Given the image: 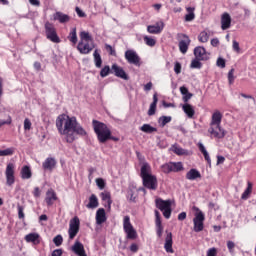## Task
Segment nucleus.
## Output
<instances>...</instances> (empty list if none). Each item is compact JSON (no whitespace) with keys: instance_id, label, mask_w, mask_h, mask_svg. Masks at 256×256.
<instances>
[{"instance_id":"obj_1","label":"nucleus","mask_w":256,"mask_h":256,"mask_svg":"<svg viewBox=\"0 0 256 256\" xmlns=\"http://www.w3.org/2000/svg\"><path fill=\"white\" fill-rule=\"evenodd\" d=\"M56 127L60 135H64L67 143H73L77 135L85 137L87 131L77 123V118L69 117L67 114H61L56 119Z\"/></svg>"},{"instance_id":"obj_2","label":"nucleus","mask_w":256,"mask_h":256,"mask_svg":"<svg viewBox=\"0 0 256 256\" xmlns=\"http://www.w3.org/2000/svg\"><path fill=\"white\" fill-rule=\"evenodd\" d=\"M140 176L142 178L143 185L150 191H157L158 183L157 177L151 174V166L149 163L144 162L141 166Z\"/></svg>"},{"instance_id":"obj_3","label":"nucleus","mask_w":256,"mask_h":256,"mask_svg":"<svg viewBox=\"0 0 256 256\" xmlns=\"http://www.w3.org/2000/svg\"><path fill=\"white\" fill-rule=\"evenodd\" d=\"M94 133H96L99 143H107L111 138V130L103 122L93 120Z\"/></svg>"},{"instance_id":"obj_4","label":"nucleus","mask_w":256,"mask_h":256,"mask_svg":"<svg viewBox=\"0 0 256 256\" xmlns=\"http://www.w3.org/2000/svg\"><path fill=\"white\" fill-rule=\"evenodd\" d=\"M193 211H196L193 218L195 233H201L204 229L205 214L198 207L194 206Z\"/></svg>"},{"instance_id":"obj_5","label":"nucleus","mask_w":256,"mask_h":256,"mask_svg":"<svg viewBox=\"0 0 256 256\" xmlns=\"http://www.w3.org/2000/svg\"><path fill=\"white\" fill-rule=\"evenodd\" d=\"M155 203L157 209L162 211L165 219H169L171 217V200H163L161 198H157Z\"/></svg>"},{"instance_id":"obj_6","label":"nucleus","mask_w":256,"mask_h":256,"mask_svg":"<svg viewBox=\"0 0 256 256\" xmlns=\"http://www.w3.org/2000/svg\"><path fill=\"white\" fill-rule=\"evenodd\" d=\"M124 57L130 65L141 67V57L137 54V51L133 49L126 50Z\"/></svg>"},{"instance_id":"obj_7","label":"nucleus","mask_w":256,"mask_h":256,"mask_svg":"<svg viewBox=\"0 0 256 256\" xmlns=\"http://www.w3.org/2000/svg\"><path fill=\"white\" fill-rule=\"evenodd\" d=\"M123 227L127 235V239H137V231L133 228L131 218H129V216L124 217Z\"/></svg>"},{"instance_id":"obj_8","label":"nucleus","mask_w":256,"mask_h":256,"mask_svg":"<svg viewBox=\"0 0 256 256\" xmlns=\"http://www.w3.org/2000/svg\"><path fill=\"white\" fill-rule=\"evenodd\" d=\"M81 225V221L79 217L75 216L73 219L70 220L69 223V239H75L77 237V233H79V227Z\"/></svg>"},{"instance_id":"obj_9","label":"nucleus","mask_w":256,"mask_h":256,"mask_svg":"<svg viewBox=\"0 0 256 256\" xmlns=\"http://www.w3.org/2000/svg\"><path fill=\"white\" fill-rule=\"evenodd\" d=\"M45 31L47 39L52 41V43H60L61 40L59 39V36H57V31L55 30V26H53V24L46 22Z\"/></svg>"},{"instance_id":"obj_10","label":"nucleus","mask_w":256,"mask_h":256,"mask_svg":"<svg viewBox=\"0 0 256 256\" xmlns=\"http://www.w3.org/2000/svg\"><path fill=\"white\" fill-rule=\"evenodd\" d=\"M6 184L11 187L15 183V164L8 163L5 170Z\"/></svg>"},{"instance_id":"obj_11","label":"nucleus","mask_w":256,"mask_h":256,"mask_svg":"<svg viewBox=\"0 0 256 256\" xmlns=\"http://www.w3.org/2000/svg\"><path fill=\"white\" fill-rule=\"evenodd\" d=\"M111 73H114V75L116 77H119L120 79H124V81H128L129 80V76L127 75V73L125 72V70H123L122 67H120L117 64H113L111 67Z\"/></svg>"},{"instance_id":"obj_12","label":"nucleus","mask_w":256,"mask_h":256,"mask_svg":"<svg viewBox=\"0 0 256 256\" xmlns=\"http://www.w3.org/2000/svg\"><path fill=\"white\" fill-rule=\"evenodd\" d=\"M208 132L211 137H215V139H223V137H225V130L221 128V126H210Z\"/></svg>"},{"instance_id":"obj_13","label":"nucleus","mask_w":256,"mask_h":256,"mask_svg":"<svg viewBox=\"0 0 256 256\" xmlns=\"http://www.w3.org/2000/svg\"><path fill=\"white\" fill-rule=\"evenodd\" d=\"M194 55L199 61H208L209 59V53L201 46L194 49Z\"/></svg>"},{"instance_id":"obj_14","label":"nucleus","mask_w":256,"mask_h":256,"mask_svg":"<svg viewBox=\"0 0 256 256\" xmlns=\"http://www.w3.org/2000/svg\"><path fill=\"white\" fill-rule=\"evenodd\" d=\"M90 42L80 41L78 43L77 49L82 55H88L93 51V45L89 44Z\"/></svg>"},{"instance_id":"obj_15","label":"nucleus","mask_w":256,"mask_h":256,"mask_svg":"<svg viewBox=\"0 0 256 256\" xmlns=\"http://www.w3.org/2000/svg\"><path fill=\"white\" fill-rule=\"evenodd\" d=\"M190 44H191V39H189V36L183 34L182 39L179 42V49H180V52L183 53V55L187 53Z\"/></svg>"},{"instance_id":"obj_16","label":"nucleus","mask_w":256,"mask_h":256,"mask_svg":"<svg viewBox=\"0 0 256 256\" xmlns=\"http://www.w3.org/2000/svg\"><path fill=\"white\" fill-rule=\"evenodd\" d=\"M165 27V24L163 22H158L154 25L147 26L148 33H151L152 35H157L163 31V28Z\"/></svg>"},{"instance_id":"obj_17","label":"nucleus","mask_w":256,"mask_h":256,"mask_svg":"<svg viewBox=\"0 0 256 256\" xmlns=\"http://www.w3.org/2000/svg\"><path fill=\"white\" fill-rule=\"evenodd\" d=\"M164 249L166 253H175V250H173V234L171 232L165 238Z\"/></svg>"},{"instance_id":"obj_18","label":"nucleus","mask_w":256,"mask_h":256,"mask_svg":"<svg viewBox=\"0 0 256 256\" xmlns=\"http://www.w3.org/2000/svg\"><path fill=\"white\" fill-rule=\"evenodd\" d=\"M231 27V15L225 12L221 16V29L222 31H227Z\"/></svg>"},{"instance_id":"obj_19","label":"nucleus","mask_w":256,"mask_h":256,"mask_svg":"<svg viewBox=\"0 0 256 256\" xmlns=\"http://www.w3.org/2000/svg\"><path fill=\"white\" fill-rule=\"evenodd\" d=\"M72 251H73V253H75V255L87 256V253L85 252V247L79 241H76L74 243V245L72 246Z\"/></svg>"},{"instance_id":"obj_20","label":"nucleus","mask_w":256,"mask_h":256,"mask_svg":"<svg viewBox=\"0 0 256 256\" xmlns=\"http://www.w3.org/2000/svg\"><path fill=\"white\" fill-rule=\"evenodd\" d=\"M56 166L57 160H55V158H47L42 164L44 171H53V169H55Z\"/></svg>"},{"instance_id":"obj_21","label":"nucleus","mask_w":256,"mask_h":256,"mask_svg":"<svg viewBox=\"0 0 256 256\" xmlns=\"http://www.w3.org/2000/svg\"><path fill=\"white\" fill-rule=\"evenodd\" d=\"M107 221V216L105 214V209L99 208L96 212V223L97 225H103Z\"/></svg>"},{"instance_id":"obj_22","label":"nucleus","mask_w":256,"mask_h":256,"mask_svg":"<svg viewBox=\"0 0 256 256\" xmlns=\"http://www.w3.org/2000/svg\"><path fill=\"white\" fill-rule=\"evenodd\" d=\"M186 179L188 181H195V179H201V172L199 170L192 168L186 173Z\"/></svg>"},{"instance_id":"obj_23","label":"nucleus","mask_w":256,"mask_h":256,"mask_svg":"<svg viewBox=\"0 0 256 256\" xmlns=\"http://www.w3.org/2000/svg\"><path fill=\"white\" fill-rule=\"evenodd\" d=\"M182 109L185 113V115H187V117L189 119H193V117L195 116V108H193V106L189 103H186L182 106Z\"/></svg>"},{"instance_id":"obj_24","label":"nucleus","mask_w":256,"mask_h":256,"mask_svg":"<svg viewBox=\"0 0 256 256\" xmlns=\"http://www.w3.org/2000/svg\"><path fill=\"white\" fill-rule=\"evenodd\" d=\"M45 201L49 206L53 205L54 201H57V194L53 191V189H50L46 192Z\"/></svg>"},{"instance_id":"obj_25","label":"nucleus","mask_w":256,"mask_h":256,"mask_svg":"<svg viewBox=\"0 0 256 256\" xmlns=\"http://www.w3.org/2000/svg\"><path fill=\"white\" fill-rule=\"evenodd\" d=\"M21 179H31L33 177V172H31V167L25 165L20 171Z\"/></svg>"},{"instance_id":"obj_26","label":"nucleus","mask_w":256,"mask_h":256,"mask_svg":"<svg viewBox=\"0 0 256 256\" xmlns=\"http://www.w3.org/2000/svg\"><path fill=\"white\" fill-rule=\"evenodd\" d=\"M221 119H223V115H221V112H214L212 115L210 126H221Z\"/></svg>"},{"instance_id":"obj_27","label":"nucleus","mask_w":256,"mask_h":256,"mask_svg":"<svg viewBox=\"0 0 256 256\" xmlns=\"http://www.w3.org/2000/svg\"><path fill=\"white\" fill-rule=\"evenodd\" d=\"M70 17L67 14H64L62 12H56L54 14V21H59V23H68L70 21Z\"/></svg>"},{"instance_id":"obj_28","label":"nucleus","mask_w":256,"mask_h":256,"mask_svg":"<svg viewBox=\"0 0 256 256\" xmlns=\"http://www.w3.org/2000/svg\"><path fill=\"white\" fill-rule=\"evenodd\" d=\"M159 101V98H157V93L153 95V102L150 104L148 115L151 117L155 114V111H157V103Z\"/></svg>"},{"instance_id":"obj_29","label":"nucleus","mask_w":256,"mask_h":256,"mask_svg":"<svg viewBox=\"0 0 256 256\" xmlns=\"http://www.w3.org/2000/svg\"><path fill=\"white\" fill-rule=\"evenodd\" d=\"M88 209H97L99 207V200L95 194H92L89 198V203L86 206Z\"/></svg>"},{"instance_id":"obj_30","label":"nucleus","mask_w":256,"mask_h":256,"mask_svg":"<svg viewBox=\"0 0 256 256\" xmlns=\"http://www.w3.org/2000/svg\"><path fill=\"white\" fill-rule=\"evenodd\" d=\"M198 148H199V151H201L202 155L204 156L205 161H207V163L209 165H211V157H209V152H207V149L205 148L203 143L199 142L198 143Z\"/></svg>"},{"instance_id":"obj_31","label":"nucleus","mask_w":256,"mask_h":256,"mask_svg":"<svg viewBox=\"0 0 256 256\" xmlns=\"http://www.w3.org/2000/svg\"><path fill=\"white\" fill-rule=\"evenodd\" d=\"M25 241L27 243H39V234L37 233H30L25 236Z\"/></svg>"},{"instance_id":"obj_32","label":"nucleus","mask_w":256,"mask_h":256,"mask_svg":"<svg viewBox=\"0 0 256 256\" xmlns=\"http://www.w3.org/2000/svg\"><path fill=\"white\" fill-rule=\"evenodd\" d=\"M253 191V184H251V182H248V186L246 188V190L243 192L241 199H243L244 201H247V199H249V195H251Z\"/></svg>"},{"instance_id":"obj_33","label":"nucleus","mask_w":256,"mask_h":256,"mask_svg":"<svg viewBox=\"0 0 256 256\" xmlns=\"http://www.w3.org/2000/svg\"><path fill=\"white\" fill-rule=\"evenodd\" d=\"M140 131H142L143 133H155L157 132V128L151 126L150 124H143L140 127Z\"/></svg>"},{"instance_id":"obj_34","label":"nucleus","mask_w":256,"mask_h":256,"mask_svg":"<svg viewBox=\"0 0 256 256\" xmlns=\"http://www.w3.org/2000/svg\"><path fill=\"white\" fill-rule=\"evenodd\" d=\"M186 11H188V14L185 16V21H193V19H195V8L188 7L186 8Z\"/></svg>"},{"instance_id":"obj_35","label":"nucleus","mask_w":256,"mask_h":256,"mask_svg":"<svg viewBox=\"0 0 256 256\" xmlns=\"http://www.w3.org/2000/svg\"><path fill=\"white\" fill-rule=\"evenodd\" d=\"M94 63L98 69L103 65V60L101 59V54L97 50L94 51Z\"/></svg>"},{"instance_id":"obj_36","label":"nucleus","mask_w":256,"mask_h":256,"mask_svg":"<svg viewBox=\"0 0 256 256\" xmlns=\"http://www.w3.org/2000/svg\"><path fill=\"white\" fill-rule=\"evenodd\" d=\"M172 172L179 173V171H183V163L181 162H171Z\"/></svg>"},{"instance_id":"obj_37","label":"nucleus","mask_w":256,"mask_h":256,"mask_svg":"<svg viewBox=\"0 0 256 256\" xmlns=\"http://www.w3.org/2000/svg\"><path fill=\"white\" fill-rule=\"evenodd\" d=\"M172 117L171 116H162L158 119V123L160 127H165L167 123H171Z\"/></svg>"},{"instance_id":"obj_38","label":"nucleus","mask_w":256,"mask_h":256,"mask_svg":"<svg viewBox=\"0 0 256 256\" xmlns=\"http://www.w3.org/2000/svg\"><path fill=\"white\" fill-rule=\"evenodd\" d=\"M80 41L82 42H93V38L91 37V35L89 34V32H85V31H82L80 33Z\"/></svg>"},{"instance_id":"obj_39","label":"nucleus","mask_w":256,"mask_h":256,"mask_svg":"<svg viewBox=\"0 0 256 256\" xmlns=\"http://www.w3.org/2000/svg\"><path fill=\"white\" fill-rule=\"evenodd\" d=\"M172 151L176 154V155H185V153H187V150L181 148L179 145L175 144L172 146Z\"/></svg>"},{"instance_id":"obj_40","label":"nucleus","mask_w":256,"mask_h":256,"mask_svg":"<svg viewBox=\"0 0 256 256\" xmlns=\"http://www.w3.org/2000/svg\"><path fill=\"white\" fill-rule=\"evenodd\" d=\"M15 153V148H7L5 150L0 149V157H9Z\"/></svg>"},{"instance_id":"obj_41","label":"nucleus","mask_w":256,"mask_h":256,"mask_svg":"<svg viewBox=\"0 0 256 256\" xmlns=\"http://www.w3.org/2000/svg\"><path fill=\"white\" fill-rule=\"evenodd\" d=\"M69 41L74 45L77 44V28H73L69 35Z\"/></svg>"},{"instance_id":"obj_42","label":"nucleus","mask_w":256,"mask_h":256,"mask_svg":"<svg viewBox=\"0 0 256 256\" xmlns=\"http://www.w3.org/2000/svg\"><path fill=\"white\" fill-rule=\"evenodd\" d=\"M144 42L146 45H148V47H155V45L157 44V41L149 36H144Z\"/></svg>"},{"instance_id":"obj_43","label":"nucleus","mask_w":256,"mask_h":256,"mask_svg":"<svg viewBox=\"0 0 256 256\" xmlns=\"http://www.w3.org/2000/svg\"><path fill=\"white\" fill-rule=\"evenodd\" d=\"M198 41H200V43H207V41H209V34L202 31L198 36Z\"/></svg>"},{"instance_id":"obj_44","label":"nucleus","mask_w":256,"mask_h":256,"mask_svg":"<svg viewBox=\"0 0 256 256\" xmlns=\"http://www.w3.org/2000/svg\"><path fill=\"white\" fill-rule=\"evenodd\" d=\"M190 67L191 69H201V67H203V64L201 63V60L196 58L192 60Z\"/></svg>"},{"instance_id":"obj_45","label":"nucleus","mask_w":256,"mask_h":256,"mask_svg":"<svg viewBox=\"0 0 256 256\" xmlns=\"http://www.w3.org/2000/svg\"><path fill=\"white\" fill-rule=\"evenodd\" d=\"M53 243L56 245V247H61L63 245V236L57 235L53 238Z\"/></svg>"},{"instance_id":"obj_46","label":"nucleus","mask_w":256,"mask_h":256,"mask_svg":"<svg viewBox=\"0 0 256 256\" xmlns=\"http://www.w3.org/2000/svg\"><path fill=\"white\" fill-rule=\"evenodd\" d=\"M102 201H106L108 205H111V194L109 192L101 193Z\"/></svg>"},{"instance_id":"obj_47","label":"nucleus","mask_w":256,"mask_h":256,"mask_svg":"<svg viewBox=\"0 0 256 256\" xmlns=\"http://www.w3.org/2000/svg\"><path fill=\"white\" fill-rule=\"evenodd\" d=\"M161 170L163 171V173H172L171 162L163 164L161 166Z\"/></svg>"},{"instance_id":"obj_48","label":"nucleus","mask_w":256,"mask_h":256,"mask_svg":"<svg viewBox=\"0 0 256 256\" xmlns=\"http://www.w3.org/2000/svg\"><path fill=\"white\" fill-rule=\"evenodd\" d=\"M235 69H231L229 72H228V81H229V84L230 85H233V82L235 81Z\"/></svg>"},{"instance_id":"obj_49","label":"nucleus","mask_w":256,"mask_h":256,"mask_svg":"<svg viewBox=\"0 0 256 256\" xmlns=\"http://www.w3.org/2000/svg\"><path fill=\"white\" fill-rule=\"evenodd\" d=\"M111 71V68L109 66H105L101 71H100V77H107Z\"/></svg>"},{"instance_id":"obj_50","label":"nucleus","mask_w":256,"mask_h":256,"mask_svg":"<svg viewBox=\"0 0 256 256\" xmlns=\"http://www.w3.org/2000/svg\"><path fill=\"white\" fill-rule=\"evenodd\" d=\"M96 185L100 190L105 189V180H103V178H97Z\"/></svg>"},{"instance_id":"obj_51","label":"nucleus","mask_w":256,"mask_h":256,"mask_svg":"<svg viewBox=\"0 0 256 256\" xmlns=\"http://www.w3.org/2000/svg\"><path fill=\"white\" fill-rule=\"evenodd\" d=\"M227 248H228L229 253H231V254L235 253V250H234L235 249V242L229 240L227 242Z\"/></svg>"},{"instance_id":"obj_52","label":"nucleus","mask_w":256,"mask_h":256,"mask_svg":"<svg viewBox=\"0 0 256 256\" xmlns=\"http://www.w3.org/2000/svg\"><path fill=\"white\" fill-rule=\"evenodd\" d=\"M33 124L31 123V120H29V118H25L24 120V130L25 131H31V126Z\"/></svg>"},{"instance_id":"obj_53","label":"nucleus","mask_w":256,"mask_h":256,"mask_svg":"<svg viewBox=\"0 0 256 256\" xmlns=\"http://www.w3.org/2000/svg\"><path fill=\"white\" fill-rule=\"evenodd\" d=\"M17 209H18V217L19 219H25V213L23 212L25 208H23V206L21 205H17Z\"/></svg>"},{"instance_id":"obj_54","label":"nucleus","mask_w":256,"mask_h":256,"mask_svg":"<svg viewBox=\"0 0 256 256\" xmlns=\"http://www.w3.org/2000/svg\"><path fill=\"white\" fill-rule=\"evenodd\" d=\"M232 49L236 53H241V47H239V42H237L236 40H233V42H232Z\"/></svg>"},{"instance_id":"obj_55","label":"nucleus","mask_w":256,"mask_h":256,"mask_svg":"<svg viewBox=\"0 0 256 256\" xmlns=\"http://www.w3.org/2000/svg\"><path fill=\"white\" fill-rule=\"evenodd\" d=\"M105 49L107 51H109V54L112 55V56H116L117 55V52H115V49H113V46L112 45H109V44H106L105 45Z\"/></svg>"},{"instance_id":"obj_56","label":"nucleus","mask_w":256,"mask_h":256,"mask_svg":"<svg viewBox=\"0 0 256 256\" xmlns=\"http://www.w3.org/2000/svg\"><path fill=\"white\" fill-rule=\"evenodd\" d=\"M216 65H217V67H221V69H225V59L218 58Z\"/></svg>"},{"instance_id":"obj_57","label":"nucleus","mask_w":256,"mask_h":256,"mask_svg":"<svg viewBox=\"0 0 256 256\" xmlns=\"http://www.w3.org/2000/svg\"><path fill=\"white\" fill-rule=\"evenodd\" d=\"M156 233L158 235V237H161V235H163V226L160 224H156Z\"/></svg>"},{"instance_id":"obj_58","label":"nucleus","mask_w":256,"mask_h":256,"mask_svg":"<svg viewBox=\"0 0 256 256\" xmlns=\"http://www.w3.org/2000/svg\"><path fill=\"white\" fill-rule=\"evenodd\" d=\"M174 71H175L176 75H179L181 73V63H179V62L175 63Z\"/></svg>"},{"instance_id":"obj_59","label":"nucleus","mask_w":256,"mask_h":256,"mask_svg":"<svg viewBox=\"0 0 256 256\" xmlns=\"http://www.w3.org/2000/svg\"><path fill=\"white\" fill-rule=\"evenodd\" d=\"M215 255H217V249L216 248H210L207 251V256H215Z\"/></svg>"},{"instance_id":"obj_60","label":"nucleus","mask_w":256,"mask_h":256,"mask_svg":"<svg viewBox=\"0 0 256 256\" xmlns=\"http://www.w3.org/2000/svg\"><path fill=\"white\" fill-rule=\"evenodd\" d=\"M155 217H156V225H160L161 223V214L155 210Z\"/></svg>"},{"instance_id":"obj_61","label":"nucleus","mask_w":256,"mask_h":256,"mask_svg":"<svg viewBox=\"0 0 256 256\" xmlns=\"http://www.w3.org/2000/svg\"><path fill=\"white\" fill-rule=\"evenodd\" d=\"M191 97H193V94L190 92H188L187 94H184V96H183L184 103H187L189 101V99H191Z\"/></svg>"},{"instance_id":"obj_62","label":"nucleus","mask_w":256,"mask_h":256,"mask_svg":"<svg viewBox=\"0 0 256 256\" xmlns=\"http://www.w3.org/2000/svg\"><path fill=\"white\" fill-rule=\"evenodd\" d=\"M76 13L78 17H86L85 12H83V10H81L79 7H76Z\"/></svg>"},{"instance_id":"obj_63","label":"nucleus","mask_w":256,"mask_h":256,"mask_svg":"<svg viewBox=\"0 0 256 256\" xmlns=\"http://www.w3.org/2000/svg\"><path fill=\"white\" fill-rule=\"evenodd\" d=\"M61 255H63L62 249H56L52 252V256H61Z\"/></svg>"},{"instance_id":"obj_64","label":"nucleus","mask_w":256,"mask_h":256,"mask_svg":"<svg viewBox=\"0 0 256 256\" xmlns=\"http://www.w3.org/2000/svg\"><path fill=\"white\" fill-rule=\"evenodd\" d=\"M180 93L182 95H187L189 93V89H187V87H185V86H181L180 87Z\"/></svg>"}]
</instances>
